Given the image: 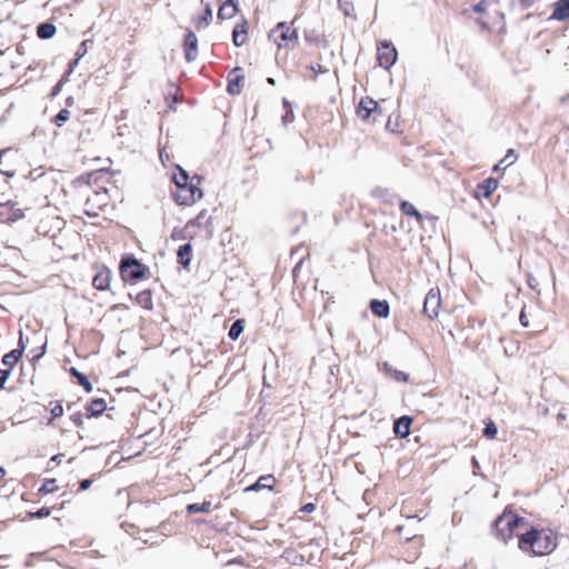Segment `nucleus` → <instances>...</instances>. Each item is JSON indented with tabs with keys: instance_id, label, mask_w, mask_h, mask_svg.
<instances>
[{
	"instance_id": "f257e3e1",
	"label": "nucleus",
	"mask_w": 569,
	"mask_h": 569,
	"mask_svg": "<svg viewBox=\"0 0 569 569\" xmlns=\"http://www.w3.org/2000/svg\"><path fill=\"white\" fill-rule=\"evenodd\" d=\"M556 546V536L550 530L532 529L521 535L519 539L520 549L531 550L536 556L548 555L555 550Z\"/></svg>"
},
{
	"instance_id": "f03ea898",
	"label": "nucleus",
	"mask_w": 569,
	"mask_h": 569,
	"mask_svg": "<svg viewBox=\"0 0 569 569\" xmlns=\"http://www.w3.org/2000/svg\"><path fill=\"white\" fill-rule=\"evenodd\" d=\"M147 272H149V268L134 256L123 257L120 262V273L124 281L137 282L143 279Z\"/></svg>"
},
{
	"instance_id": "7ed1b4c3",
	"label": "nucleus",
	"mask_w": 569,
	"mask_h": 569,
	"mask_svg": "<svg viewBox=\"0 0 569 569\" xmlns=\"http://www.w3.org/2000/svg\"><path fill=\"white\" fill-rule=\"evenodd\" d=\"M279 49H293L299 41L298 32L287 22H279L269 33Z\"/></svg>"
},
{
	"instance_id": "20e7f679",
	"label": "nucleus",
	"mask_w": 569,
	"mask_h": 569,
	"mask_svg": "<svg viewBox=\"0 0 569 569\" xmlns=\"http://www.w3.org/2000/svg\"><path fill=\"white\" fill-rule=\"evenodd\" d=\"M523 519L512 512H505L496 522L497 536L503 542H507L513 533V530L522 522Z\"/></svg>"
},
{
	"instance_id": "39448f33",
	"label": "nucleus",
	"mask_w": 569,
	"mask_h": 569,
	"mask_svg": "<svg viewBox=\"0 0 569 569\" xmlns=\"http://www.w3.org/2000/svg\"><path fill=\"white\" fill-rule=\"evenodd\" d=\"M193 179L199 178L198 176H194L191 179L190 184L177 188L176 192L173 193V198L178 204L190 206L202 197V191L193 183Z\"/></svg>"
},
{
	"instance_id": "423d86ee",
	"label": "nucleus",
	"mask_w": 569,
	"mask_h": 569,
	"mask_svg": "<svg viewBox=\"0 0 569 569\" xmlns=\"http://www.w3.org/2000/svg\"><path fill=\"white\" fill-rule=\"evenodd\" d=\"M24 217L23 210L14 201L0 202V223L11 224Z\"/></svg>"
},
{
	"instance_id": "0eeeda50",
	"label": "nucleus",
	"mask_w": 569,
	"mask_h": 569,
	"mask_svg": "<svg viewBox=\"0 0 569 569\" xmlns=\"http://www.w3.org/2000/svg\"><path fill=\"white\" fill-rule=\"evenodd\" d=\"M397 50L389 41H381L378 47V62L385 69H390L397 61Z\"/></svg>"
},
{
	"instance_id": "6e6552de",
	"label": "nucleus",
	"mask_w": 569,
	"mask_h": 569,
	"mask_svg": "<svg viewBox=\"0 0 569 569\" xmlns=\"http://www.w3.org/2000/svg\"><path fill=\"white\" fill-rule=\"evenodd\" d=\"M357 113L363 120L371 119L372 121H376L377 117L381 114V110L377 101L366 97L360 100Z\"/></svg>"
},
{
	"instance_id": "1a4fd4ad",
	"label": "nucleus",
	"mask_w": 569,
	"mask_h": 569,
	"mask_svg": "<svg viewBox=\"0 0 569 569\" xmlns=\"http://www.w3.org/2000/svg\"><path fill=\"white\" fill-rule=\"evenodd\" d=\"M441 305L440 291L438 288H432L426 296L423 303V312L430 318L433 319L439 313V308Z\"/></svg>"
},
{
	"instance_id": "9d476101",
	"label": "nucleus",
	"mask_w": 569,
	"mask_h": 569,
	"mask_svg": "<svg viewBox=\"0 0 569 569\" xmlns=\"http://www.w3.org/2000/svg\"><path fill=\"white\" fill-rule=\"evenodd\" d=\"M213 533V526L206 521L197 520V528L194 530V540L200 548H209L211 545Z\"/></svg>"
},
{
	"instance_id": "9b49d317",
	"label": "nucleus",
	"mask_w": 569,
	"mask_h": 569,
	"mask_svg": "<svg viewBox=\"0 0 569 569\" xmlns=\"http://www.w3.org/2000/svg\"><path fill=\"white\" fill-rule=\"evenodd\" d=\"M184 57L188 62H191L198 57V39L197 36L188 30L183 39Z\"/></svg>"
},
{
	"instance_id": "f8f14e48",
	"label": "nucleus",
	"mask_w": 569,
	"mask_h": 569,
	"mask_svg": "<svg viewBox=\"0 0 569 569\" xmlns=\"http://www.w3.org/2000/svg\"><path fill=\"white\" fill-rule=\"evenodd\" d=\"M111 271L107 267H102L92 279V286L98 290H107L110 286Z\"/></svg>"
},
{
	"instance_id": "ddd939ff",
	"label": "nucleus",
	"mask_w": 569,
	"mask_h": 569,
	"mask_svg": "<svg viewBox=\"0 0 569 569\" xmlns=\"http://www.w3.org/2000/svg\"><path fill=\"white\" fill-rule=\"evenodd\" d=\"M498 187V181L493 178H488L482 182L478 183L476 188L477 198H489Z\"/></svg>"
},
{
	"instance_id": "4468645a",
	"label": "nucleus",
	"mask_w": 569,
	"mask_h": 569,
	"mask_svg": "<svg viewBox=\"0 0 569 569\" xmlns=\"http://www.w3.org/2000/svg\"><path fill=\"white\" fill-rule=\"evenodd\" d=\"M232 41L234 46L240 47L247 41V21L241 18L240 22H237L232 30Z\"/></svg>"
},
{
	"instance_id": "2eb2a0df",
	"label": "nucleus",
	"mask_w": 569,
	"mask_h": 569,
	"mask_svg": "<svg viewBox=\"0 0 569 569\" xmlns=\"http://www.w3.org/2000/svg\"><path fill=\"white\" fill-rule=\"evenodd\" d=\"M238 12V3L234 0L223 1L218 10V17L221 20L233 18Z\"/></svg>"
},
{
	"instance_id": "dca6fc26",
	"label": "nucleus",
	"mask_w": 569,
	"mask_h": 569,
	"mask_svg": "<svg viewBox=\"0 0 569 569\" xmlns=\"http://www.w3.org/2000/svg\"><path fill=\"white\" fill-rule=\"evenodd\" d=\"M550 19L565 21L569 19V0H559L555 3V10Z\"/></svg>"
},
{
	"instance_id": "f3484780",
	"label": "nucleus",
	"mask_w": 569,
	"mask_h": 569,
	"mask_svg": "<svg viewBox=\"0 0 569 569\" xmlns=\"http://www.w3.org/2000/svg\"><path fill=\"white\" fill-rule=\"evenodd\" d=\"M412 419L408 416H402L398 420H396L393 426L395 433L400 438H406L410 433V426H411Z\"/></svg>"
},
{
	"instance_id": "a211bd4d",
	"label": "nucleus",
	"mask_w": 569,
	"mask_h": 569,
	"mask_svg": "<svg viewBox=\"0 0 569 569\" xmlns=\"http://www.w3.org/2000/svg\"><path fill=\"white\" fill-rule=\"evenodd\" d=\"M243 77L239 73V69H233L228 77V92L230 94H238L241 91V82Z\"/></svg>"
},
{
	"instance_id": "6ab92c4d",
	"label": "nucleus",
	"mask_w": 569,
	"mask_h": 569,
	"mask_svg": "<svg viewBox=\"0 0 569 569\" xmlns=\"http://www.w3.org/2000/svg\"><path fill=\"white\" fill-rule=\"evenodd\" d=\"M86 408L89 411V418L99 417L107 410V403L103 398H93Z\"/></svg>"
},
{
	"instance_id": "aec40b11",
	"label": "nucleus",
	"mask_w": 569,
	"mask_h": 569,
	"mask_svg": "<svg viewBox=\"0 0 569 569\" xmlns=\"http://www.w3.org/2000/svg\"><path fill=\"white\" fill-rule=\"evenodd\" d=\"M276 483V478L272 475L261 476L254 485L246 488V491H259L261 489H272Z\"/></svg>"
},
{
	"instance_id": "412c9836",
	"label": "nucleus",
	"mask_w": 569,
	"mask_h": 569,
	"mask_svg": "<svg viewBox=\"0 0 569 569\" xmlns=\"http://www.w3.org/2000/svg\"><path fill=\"white\" fill-rule=\"evenodd\" d=\"M178 262L187 268L191 262L192 257V246L191 243L187 242L179 247L177 251Z\"/></svg>"
},
{
	"instance_id": "4be33fe9",
	"label": "nucleus",
	"mask_w": 569,
	"mask_h": 569,
	"mask_svg": "<svg viewBox=\"0 0 569 569\" xmlns=\"http://www.w3.org/2000/svg\"><path fill=\"white\" fill-rule=\"evenodd\" d=\"M370 309L373 315L381 317V318H387L390 312L389 303L386 300L373 299L370 302Z\"/></svg>"
},
{
	"instance_id": "5701e85b",
	"label": "nucleus",
	"mask_w": 569,
	"mask_h": 569,
	"mask_svg": "<svg viewBox=\"0 0 569 569\" xmlns=\"http://www.w3.org/2000/svg\"><path fill=\"white\" fill-rule=\"evenodd\" d=\"M57 32V27L51 22H42L37 27V36L42 40L51 39Z\"/></svg>"
},
{
	"instance_id": "b1692460",
	"label": "nucleus",
	"mask_w": 569,
	"mask_h": 569,
	"mask_svg": "<svg viewBox=\"0 0 569 569\" xmlns=\"http://www.w3.org/2000/svg\"><path fill=\"white\" fill-rule=\"evenodd\" d=\"M383 372L400 382H407L409 379L406 372L397 370L388 362L383 363Z\"/></svg>"
},
{
	"instance_id": "393cba45",
	"label": "nucleus",
	"mask_w": 569,
	"mask_h": 569,
	"mask_svg": "<svg viewBox=\"0 0 569 569\" xmlns=\"http://www.w3.org/2000/svg\"><path fill=\"white\" fill-rule=\"evenodd\" d=\"M70 375L74 378H77L78 380V383L83 387V389L87 391V392H91L92 391V383L90 382V380L88 379V377L86 375H83L82 372H80L77 368L72 367L70 368L69 370Z\"/></svg>"
},
{
	"instance_id": "a878e982",
	"label": "nucleus",
	"mask_w": 569,
	"mask_h": 569,
	"mask_svg": "<svg viewBox=\"0 0 569 569\" xmlns=\"http://www.w3.org/2000/svg\"><path fill=\"white\" fill-rule=\"evenodd\" d=\"M137 302L144 309L151 310L153 307L152 296L150 290H143L136 297Z\"/></svg>"
},
{
	"instance_id": "bb28decb",
	"label": "nucleus",
	"mask_w": 569,
	"mask_h": 569,
	"mask_svg": "<svg viewBox=\"0 0 569 569\" xmlns=\"http://www.w3.org/2000/svg\"><path fill=\"white\" fill-rule=\"evenodd\" d=\"M177 168L178 172L174 173L172 177L176 188H181V186L190 184L188 172L179 166Z\"/></svg>"
},
{
	"instance_id": "cd10ccee",
	"label": "nucleus",
	"mask_w": 569,
	"mask_h": 569,
	"mask_svg": "<svg viewBox=\"0 0 569 569\" xmlns=\"http://www.w3.org/2000/svg\"><path fill=\"white\" fill-rule=\"evenodd\" d=\"M211 16H212L211 6L209 2H207L206 7H204V16L198 17L194 20L197 29L200 30L201 28L208 27L209 18H211Z\"/></svg>"
},
{
	"instance_id": "c85d7f7f",
	"label": "nucleus",
	"mask_w": 569,
	"mask_h": 569,
	"mask_svg": "<svg viewBox=\"0 0 569 569\" xmlns=\"http://www.w3.org/2000/svg\"><path fill=\"white\" fill-rule=\"evenodd\" d=\"M19 351L11 350L6 353L2 358V363L7 366L9 369L13 368L16 363L21 359Z\"/></svg>"
},
{
	"instance_id": "c756f323",
	"label": "nucleus",
	"mask_w": 569,
	"mask_h": 569,
	"mask_svg": "<svg viewBox=\"0 0 569 569\" xmlns=\"http://www.w3.org/2000/svg\"><path fill=\"white\" fill-rule=\"evenodd\" d=\"M210 509H211L210 501H204L202 503H190L187 506L188 513L209 512Z\"/></svg>"
},
{
	"instance_id": "7c9ffc66",
	"label": "nucleus",
	"mask_w": 569,
	"mask_h": 569,
	"mask_svg": "<svg viewBox=\"0 0 569 569\" xmlns=\"http://www.w3.org/2000/svg\"><path fill=\"white\" fill-rule=\"evenodd\" d=\"M400 208L406 216L416 217L418 220L422 218L421 213L409 201H401Z\"/></svg>"
},
{
	"instance_id": "2f4dec72",
	"label": "nucleus",
	"mask_w": 569,
	"mask_h": 569,
	"mask_svg": "<svg viewBox=\"0 0 569 569\" xmlns=\"http://www.w3.org/2000/svg\"><path fill=\"white\" fill-rule=\"evenodd\" d=\"M242 331H243V320L238 319L232 323L228 336L230 339L237 340L239 338V336L242 333Z\"/></svg>"
},
{
	"instance_id": "473e14b6",
	"label": "nucleus",
	"mask_w": 569,
	"mask_h": 569,
	"mask_svg": "<svg viewBox=\"0 0 569 569\" xmlns=\"http://www.w3.org/2000/svg\"><path fill=\"white\" fill-rule=\"evenodd\" d=\"M58 490V487L56 485V479H47L43 485L39 488L40 495H48Z\"/></svg>"
},
{
	"instance_id": "72a5a7b5",
	"label": "nucleus",
	"mask_w": 569,
	"mask_h": 569,
	"mask_svg": "<svg viewBox=\"0 0 569 569\" xmlns=\"http://www.w3.org/2000/svg\"><path fill=\"white\" fill-rule=\"evenodd\" d=\"M70 118V111L68 109H61L53 119V122L58 127H62Z\"/></svg>"
},
{
	"instance_id": "f704fd0d",
	"label": "nucleus",
	"mask_w": 569,
	"mask_h": 569,
	"mask_svg": "<svg viewBox=\"0 0 569 569\" xmlns=\"http://www.w3.org/2000/svg\"><path fill=\"white\" fill-rule=\"evenodd\" d=\"M338 3H339L340 10L343 12L345 16H347V17L352 16V13L355 11V7L350 0H338Z\"/></svg>"
},
{
	"instance_id": "c9c22d12",
	"label": "nucleus",
	"mask_w": 569,
	"mask_h": 569,
	"mask_svg": "<svg viewBox=\"0 0 569 569\" xmlns=\"http://www.w3.org/2000/svg\"><path fill=\"white\" fill-rule=\"evenodd\" d=\"M497 432H498V428H497V426L492 421L487 423L485 429H483V436L489 438V439L495 438Z\"/></svg>"
},
{
	"instance_id": "e433bc0d",
	"label": "nucleus",
	"mask_w": 569,
	"mask_h": 569,
	"mask_svg": "<svg viewBox=\"0 0 569 569\" xmlns=\"http://www.w3.org/2000/svg\"><path fill=\"white\" fill-rule=\"evenodd\" d=\"M50 412L52 415V418H58V417H61L63 415V407L60 402L56 401V402H50Z\"/></svg>"
},
{
	"instance_id": "4c0bfd02",
	"label": "nucleus",
	"mask_w": 569,
	"mask_h": 569,
	"mask_svg": "<svg viewBox=\"0 0 569 569\" xmlns=\"http://www.w3.org/2000/svg\"><path fill=\"white\" fill-rule=\"evenodd\" d=\"M89 43H92V41L87 39V40H83L79 44V47H78V49L76 51V56L78 57V59H81L82 57H84L87 54V52H88V44Z\"/></svg>"
},
{
	"instance_id": "58836bf2",
	"label": "nucleus",
	"mask_w": 569,
	"mask_h": 569,
	"mask_svg": "<svg viewBox=\"0 0 569 569\" xmlns=\"http://www.w3.org/2000/svg\"><path fill=\"white\" fill-rule=\"evenodd\" d=\"M50 513H51V510L48 507H42V508L38 509L36 512H31L30 517L42 519V518L49 517Z\"/></svg>"
},
{
	"instance_id": "ea45409f",
	"label": "nucleus",
	"mask_w": 569,
	"mask_h": 569,
	"mask_svg": "<svg viewBox=\"0 0 569 569\" xmlns=\"http://www.w3.org/2000/svg\"><path fill=\"white\" fill-rule=\"evenodd\" d=\"M10 373V369H0V389L4 387Z\"/></svg>"
},
{
	"instance_id": "a19ab883",
	"label": "nucleus",
	"mask_w": 569,
	"mask_h": 569,
	"mask_svg": "<svg viewBox=\"0 0 569 569\" xmlns=\"http://www.w3.org/2000/svg\"><path fill=\"white\" fill-rule=\"evenodd\" d=\"M517 159L516 152L513 149H509L503 158V161H508L507 166H511Z\"/></svg>"
},
{
	"instance_id": "79ce46f5",
	"label": "nucleus",
	"mask_w": 569,
	"mask_h": 569,
	"mask_svg": "<svg viewBox=\"0 0 569 569\" xmlns=\"http://www.w3.org/2000/svg\"><path fill=\"white\" fill-rule=\"evenodd\" d=\"M70 419L77 427H82L83 418L81 412H74L70 416Z\"/></svg>"
},
{
	"instance_id": "37998d69",
	"label": "nucleus",
	"mask_w": 569,
	"mask_h": 569,
	"mask_svg": "<svg viewBox=\"0 0 569 569\" xmlns=\"http://www.w3.org/2000/svg\"><path fill=\"white\" fill-rule=\"evenodd\" d=\"M19 333H20V337H19V341H18V347L16 349H13V350L14 351H19L20 356L22 357L23 351L26 349V345H24V341H23L22 331H20Z\"/></svg>"
},
{
	"instance_id": "c03bdc74",
	"label": "nucleus",
	"mask_w": 569,
	"mask_h": 569,
	"mask_svg": "<svg viewBox=\"0 0 569 569\" xmlns=\"http://www.w3.org/2000/svg\"><path fill=\"white\" fill-rule=\"evenodd\" d=\"M92 485V480L91 479H82L81 481H79V490L80 491H84V490H88Z\"/></svg>"
},
{
	"instance_id": "a18cd8bd",
	"label": "nucleus",
	"mask_w": 569,
	"mask_h": 569,
	"mask_svg": "<svg viewBox=\"0 0 569 569\" xmlns=\"http://www.w3.org/2000/svg\"><path fill=\"white\" fill-rule=\"evenodd\" d=\"M293 112L291 110H288L286 114L282 117V122L284 124H288L293 121Z\"/></svg>"
},
{
	"instance_id": "49530a36",
	"label": "nucleus",
	"mask_w": 569,
	"mask_h": 569,
	"mask_svg": "<svg viewBox=\"0 0 569 569\" xmlns=\"http://www.w3.org/2000/svg\"><path fill=\"white\" fill-rule=\"evenodd\" d=\"M62 83H60L59 81L53 86L52 90H51V96L52 97H57L60 91L62 90Z\"/></svg>"
},
{
	"instance_id": "de8ad7c7",
	"label": "nucleus",
	"mask_w": 569,
	"mask_h": 569,
	"mask_svg": "<svg viewBox=\"0 0 569 569\" xmlns=\"http://www.w3.org/2000/svg\"><path fill=\"white\" fill-rule=\"evenodd\" d=\"M316 509L315 505L309 502V503H306L302 508H301V511L302 512H306V513H311L313 512V510Z\"/></svg>"
},
{
	"instance_id": "09e8293b",
	"label": "nucleus",
	"mask_w": 569,
	"mask_h": 569,
	"mask_svg": "<svg viewBox=\"0 0 569 569\" xmlns=\"http://www.w3.org/2000/svg\"><path fill=\"white\" fill-rule=\"evenodd\" d=\"M79 60L80 59H78V57L76 56V58L69 62L67 71H71V73H72L74 68L78 66Z\"/></svg>"
},
{
	"instance_id": "8fccbe9b",
	"label": "nucleus",
	"mask_w": 569,
	"mask_h": 569,
	"mask_svg": "<svg viewBox=\"0 0 569 569\" xmlns=\"http://www.w3.org/2000/svg\"><path fill=\"white\" fill-rule=\"evenodd\" d=\"M519 319H520V322H521V325L523 327H529V320H528V318H527V316H526L523 310L520 312Z\"/></svg>"
},
{
	"instance_id": "3c124183",
	"label": "nucleus",
	"mask_w": 569,
	"mask_h": 569,
	"mask_svg": "<svg viewBox=\"0 0 569 569\" xmlns=\"http://www.w3.org/2000/svg\"><path fill=\"white\" fill-rule=\"evenodd\" d=\"M70 76H71V71H66V72L61 76V78H60L59 82H60V83H62V86H64V84L69 81Z\"/></svg>"
},
{
	"instance_id": "603ef678",
	"label": "nucleus",
	"mask_w": 569,
	"mask_h": 569,
	"mask_svg": "<svg viewBox=\"0 0 569 569\" xmlns=\"http://www.w3.org/2000/svg\"><path fill=\"white\" fill-rule=\"evenodd\" d=\"M47 345L40 347L39 353L33 355V359H39L46 353Z\"/></svg>"
},
{
	"instance_id": "864d4df0",
	"label": "nucleus",
	"mask_w": 569,
	"mask_h": 569,
	"mask_svg": "<svg viewBox=\"0 0 569 569\" xmlns=\"http://www.w3.org/2000/svg\"><path fill=\"white\" fill-rule=\"evenodd\" d=\"M204 212H200L196 219H194V223L198 224V226H201L203 223V219H204Z\"/></svg>"
},
{
	"instance_id": "5fc2aeb1",
	"label": "nucleus",
	"mask_w": 569,
	"mask_h": 569,
	"mask_svg": "<svg viewBox=\"0 0 569 569\" xmlns=\"http://www.w3.org/2000/svg\"><path fill=\"white\" fill-rule=\"evenodd\" d=\"M310 70H312L313 72L316 73H321V72H325V70H322L321 66L320 64H311L310 66Z\"/></svg>"
},
{
	"instance_id": "6e6d98bb",
	"label": "nucleus",
	"mask_w": 569,
	"mask_h": 569,
	"mask_svg": "<svg viewBox=\"0 0 569 569\" xmlns=\"http://www.w3.org/2000/svg\"><path fill=\"white\" fill-rule=\"evenodd\" d=\"M62 457H63L62 453L54 455V456L51 457L50 461L60 463Z\"/></svg>"
},
{
	"instance_id": "4d7b16f0",
	"label": "nucleus",
	"mask_w": 569,
	"mask_h": 569,
	"mask_svg": "<svg viewBox=\"0 0 569 569\" xmlns=\"http://www.w3.org/2000/svg\"><path fill=\"white\" fill-rule=\"evenodd\" d=\"M567 419V416L565 412L560 411L558 415H557V420L558 422H562L563 420Z\"/></svg>"
},
{
	"instance_id": "13d9d810",
	"label": "nucleus",
	"mask_w": 569,
	"mask_h": 569,
	"mask_svg": "<svg viewBox=\"0 0 569 569\" xmlns=\"http://www.w3.org/2000/svg\"><path fill=\"white\" fill-rule=\"evenodd\" d=\"M0 172H1L2 174H4L6 177H8V178H12V177H14V174H16V172H14V171H1V170H0Z\"/></svg>"
},
{
	"instance_id": "bf43d9fd",
	"label": "nucleus",
	"mask_w": 569,
	"mask_h": 569,
	"mask_svg": "<svg viewBox=\"0 0 569 569\" xmlns=\"http://www.w3.org/2000/svg\"><path fill=\"white\" fill-rule=\"evenodd\" d=\"M506 168H503V166L499 162L498 164H496L493 167V171L497 172V171H501V170H505Z\"/></svg>"
},
{
	"instance_id": "052dcab7",
	"label": "nucleus",
	"mask_w": 569,
	"mask_h": 569,
	"mask_svg": "<svg viewBox=\"0 0 569 569\" xmlns=\"http://www.w3.org/2000/svg\"><path fill=\"white\" fill-rule=\"evenodd\" d=\"M96 196H97V197L103 196V197L106 198V196H107V190H106V189H103V192H96Z\"/></svg>"
},
{
	"instance_id": "680f3d73",
	"label": "nucleus",
	"mask_w": 569,
	"mask_h": 569,
	"mask_svg": "<svg viewBox=\"0 0 569 569\" xmlns=\"http://www.w3.org/2000/svg\"><path fill=\"white\" fill-rule=\"evenodd\" d=\"M4 475L6 470L2 467H0V480L4 477Z\"/></svg>"
},
{
	"instance_id": "e2e57ef3",
	"label": "nucleus",
	"mask_w": 569,
	"mask_h": 569,
	"mask_svg": "<svg viewBox=\"0 0 569 569\" xmlns=\"http://www.w3.org/2000/svg\"><path fill=\"white\" fill-rule=\"evenodd\" d=\"M475 10H476V11H478V12L482 11L481 4H480V3H479V4H477V6L475 7Z\"/></svg>"
},
{
	"instance_id": "0e129e2a",
	"label": "nucleus",
	"mask_w": 569,
	"mask_h": 569,
	"mask_svg": "<svg viewBox=\"0 0 569 569\" xmlns=\"http://www.w3.org/2000/svg\"><path fill=\"white\" fill-rule=\"evenodd\" d=\"M500 163L503 166V168H507V167H508V166H507L508 161H503V159H502V160H500Z\"/></svg>"
},
{
	"instance_id": "69168bd1",
	"label": "nucleus",
	"mask_w": 569,
	"mask_h": 569,
	"mask_svg": "<svg viewBox=\"0 0 569 569\" xmlns=\"http://www.w3.org/2000/svg\"><path fill=\"white\" fill-rule=\"evenodd\" d=\"M472 463L475 467H478V461L476 460V458L472 459Z\"/></svg>"
},
{
	"instance_id": "338daca9",
	"label": "nucleus",
	"mask_w": 569,
	"mask_h": 569,
	"mask_svg": "<svg viewBox=\"0 0 569 569\" xmlns=\"http://www.w3.org/2000/svg\"><path fill=\"white\" fill-rule=\"evenodd\" d=\"M67 103H68V104H71V103H72V98H71V97L67 99Z\"/></svg>"
},
{
	"instance_id": "774afa93",
	"label": "nucleus",
	"mask_w": 569,
	"mask_h": 569,
	"mask_svg": "<svg viewBox=\"0 0 569 569\" xmlns=\"http://www.w3.org/2000/svg\"><path fill=\"white\" fill-rule=\"evenodd\" d=\"M176 237H178V233H176V230H174L172 233V238L176 239Z\"/></svg>"
}]
</instances>
